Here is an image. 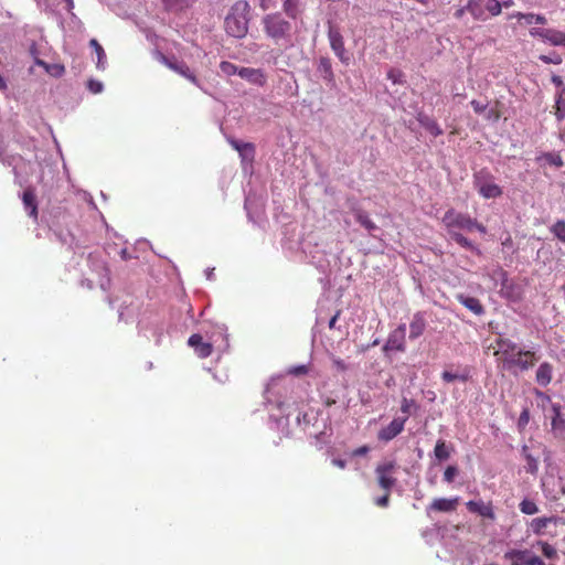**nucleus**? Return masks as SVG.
<instances>
[{
  "label": "nucleus",
  "mask_w": 565,
  "mask_h": 565,
  "mask_svg": "<svg viewBox=\"0 0 565 565\" xmlns=\"http://www.w3.org/2000/svg\"><path fill=\"white\" fill-rule=\"evenodd\" d=\"M494 356L498 367L508 372L527 371L539 361L534 350L520 349L515 342L503 337L495 339Z\"/></svg>",
  "instance_id": "1"
},
{
  "label": "nucleus",
  "mask_w": 565,
  "mask_h": 565,
  "mask_svg": "<svg viewBox=\"0 0 565 565\" xmlns=\"http://www.w3.org/2000/svg\"><path fill=\"white\" fill-rule=\"evenodd\" d=\"M249 4L247 1H236L227 13L224 25L227 35H246L248 32Z\"/></svg>",
  "instance_id": "2"
},
{
  "label": "nucleus",
  "mask_w": 565,
  "mask_h": 565,
  "mask_svg": "<svg viewBox=\"0 0 565 565\" xmlns=\"http://www.w3.org/2000/svg\"><path fill=\"white\" fill-rule=\"evenodd\" d=\"M443 223L446 226L448 233L456 232L455 230L457 228L472 231L475 218H471L468 214L450 209L445 213Z\"/></svg>",
  "instance_id": "3"
},
{
  "label": "nucleus",
  "mask_w": 565,
  "mask_h": 565,
  "mask_svg": "<svg viewBox=\"0 0 565 565\" xmlns=\"http://www.w3.org/2000/svg\"><path fill=\"white\" fill-rule=\"evenodd\" d=\"M397 465L394 460L384 461L379 463L375 468L377 483L384 491L391 492L396 483L394 473L396 472Z\"/></svg>",
  "instance_id": "4"
},
{
  "label": "nucleus",
  "mask_w": 565,
  "mask_h": 565,
  "mask_svg": "<svg viewBox=\"0 0 565 565\" xmlns=\"http://www.w3.org/2000/svg\"><path fill=\"white\" fill-rule=\"evenodd\" d=\"M475 185L479 194L484 199H495L502 195V189L492 182V175L481 171L475 175Z\"/></svg>",
  "instance_id": "5"
},
{
  "label": "nucleus",
  "mask_w": 565,
  "mask_h": 565,
  "mask_svg": "<svg viewBox=\"0 0 565 565\" xmlns=\"http://www.w3.org/2000/svg\"><path fill=\"white\" fill-rule=\"evenodd\" d=\"M503 557L510 562V565H546L541 557L530 550L512 548L505 552Z\"/></svg>",
  "instance_id": "6"
},
{
  "label": "nucleus",
  "mask_w": 565,
  "mask_h": 565,
  "mask_svg": "<svg viewBox=\"0 0 565 565\" xmlns=\"http://www.w3.org/2000/svg\"><path fill=\"white\" fill-rule=\"evenodd\" d=\"M406 350V326L404 323L397 326L390 332L388 338L383 347V351L405 352Z\"/></svg>",
  "instance_id": "7"
},
{
  "label": "nucleus",
  "mask_w": 565,
  "mask_h": 565,
  "mask_svg": "<svg viewBox=\"0 0 565 565\" xmlns=\"http://www.w3.org/2000/svg\"><path fill=\"white\" fill-rule=\"evenodd\" d=\"M265 25L268 35H286L291 32V23L280 14L268 15Z\"/></svg>",
  "instance_id": "8"
},
{
  "label": "nucleus",
  "mask_w": 565,
  "mask_h": 565,
  "mask_svg": "<svg viewBox=\"0 0 565 565\" xmlns=\"http://www.w3.org/2000/svg\"><path fill=\"white\" fill-rule=\"evenodd\" d=\"M407 417H396L394 418L387 426L383 427L379 434L377 438L381 441L388 443L398 436L403 430Z\"/></svg>",
  "instance_id": "9"
},
{
  "label": "nucleus",
  "mask_w": 565,
  "mask_h": 565,
  "mask_svg": "<svg viewBox=\"0 0 565 565\" xmlns=\"http://www.w3.org/2000/svg\"><path fill=\"white\" fill-rule=\"evenodd\" d=\"M466 508L470 513L478 514L490 521L495 520V513L491 501L484 502L482 500H470L466 503Z\"/></svg>",
  "instance_id": "10"
},
{
  "label": "nucleus",
  "mask_w": 565,
  "mask_h": 565,
  "mask_svg": "<svg viewBox=\"0 0 565 565\" xmlns=\"http://www.w3.org/2000/svg\"><path fill=\"white\" fill-rule=\"evenodd\" d=\"M188 343L192 347L196 355L201 359L210 356L213 352V347L210 342H203V338L200 334H192Z\"/></svg>",
  "instance_id": "11"
},
{
  "label": "nucleus",
  "mask_w": 565,
  "mask_h": 565,
  "mask_svg": "<svg viewBox=\"0 0 565 565\" xmlns=\"http://www.w3.org/2000/svg\"><path fill=\"white\" fill-rule=\"evenodd\" d=\"M484 0H469L467 6L456 11L455 15L461 18L465 12H469L475 19H483Z\"/></svg>",
  "instance_id": "12"
},
{
  "label": "nucleus",
  "mask_w": 565,
  "mask_h": 565,
  "mask_svg": "<svg viewBox=\"0 0 565 565\" xmlns=\"http://www.w3.org/2000/svg\"><path fill=\"white\" fill-rule=\"evenodd\" d=\"M417 121L424 127L431 136L438 137L443 135V129L439 124L433 117L426 115L423 111L417 113L416 115Z\"/></svg>",
  "instance_id": "13"
},
{
  "label": "nucleus",
  "mask_w": 565,
  "mask_h": 565,
  "mask_svg": "<svg viewBox=\"0 0 565 565\" xmlns=\"http://www.w3.org/2000/svg\"><path fill=\"white\" fill-rule=\"evenodd\" d=\"M22 202L30 217L38 220V201L35 192L32 188L23 191Z\"/></svg>",
  "instance_id": "14"
},
{
  "label": "nucleus",
  "mask_w": 565,
  "mask_h": 565,
  "mask_svg": "<svg viewBox=\"0 0 565 565\" xmlns=\"http://www.w3.org/2000/svg\"><path fill=\"white\" fill-rule=\"evenodd\" d=\"M426 329V319L423 312H416L409 323V339L415 340L419 338Z\"/></svg>",
  "instance_id": "15"
},
{
  "label": "nucleus",
  "mask_w": 565,
  "mask_h": 565,
  "mask_svg": "<svg viewBox=\"0 0 565 565\" xmlns=\"http://www.w3.org/2000/svg\"><path fill=\"white\" fill-rule=\"evenodd\" d=\"M158 55L159 60L169 68L173 70L174 72L179 73L180 75L184 76L191 82L196 83V77L191 73L190 68L184 63L178 64L177 62H172L162 53H159Z\"/></svg>",
  "instance_id": "16"
},
{
  "label": "nucleus",
  "mask_w": 565,
  "mask_h": 565,
  "mask_svg": "<svg viewBox=\"0 0 565 565\" xmlns=\"http://www.w3.org/2000/svg\"><path fill=\"white\" fill-rule=\"evenodd\" d=\"M458 498L446 499L438 498L433 500V502L427 508L428 511H437V512H452L457 509Z\"/></svg>",
  "instance_id": "17"
},
{
  "label": "nucleus",
  "mask_w": 565,
  "mask_h": 565,
  "mask_svg": "<svg viewBox=\"0 0 565 565\" xmlns=\"http://www.w3.org/2000/svg\"><path fill=\"white\" fill-rule=\"evenodd\" d=\"M457 300L477 316H480L484 312V308L478 298L458 295Z\"/></svg>",
  "instance_id": "18"
},
{
  "label": "nucleus",
  "mask_w": 565,
  "mask_h": 565,
  "mask_svg": "<svg viewBox=\"0 0 565 565\" xmlns=\"http://www.w3.org/2000/svg\"><path fill=\"white\" fill-rule=\"evenodd\" d=\"M330 40L331 47L337 56L342 63L349 64L352 58V54L344 50L343 38H330Z\"/></svg>",
  "instance_id": "19"
},
{
  "label": "nucleus",
  "mask_w": 565,
  "mask_h": 565,
  "mask_svg": "<svg viewBox=\"0 0 565 565\" xmlns=\"http://www.w3.org/2000/svg\"><path fill=\"white\" fill-rule=\"evenodd\" d=\"M552 373H553V367L548 362H544V363L540 364V366L536 370V375H535L536 382L541 386H547L552 381Z\"/></svg>",
  "instance_id": "20"
},
{
  "label": "nucleus",
  "mask_w": 565,
  "mask_h": 565,
  "mask_svg": "<svg viewBox=\"0 0 565 565\" xmlns=\"http://www.w3.org/2000/svg\"><path fill=\"white\" fill-rule=\"evenodd\" d=\"M238 75L249 81L250 83L263 85L265 83V77L259 70L250 68V67H242L238 71Z\"/></svg>",
  "instance_id": "21"
},
{
  "label": "nucleus",
  "mask_w": 565,
  "mask_h": 565,
  "mask_svg": "<svg viewBox=\"0 0 565 565\" xmlns=\"http://www.w3.org/2000/svg\"><path fill=\"white\" fill-rule=\"evenodd\" d=\"M556 519L554 516H544V518H535L531 521L530 527L536 535H543L545 533V529L551 523H555Z\"/></svg>",
  "instance_id": "22"
},
{
  "label": "nucleus",
  "mask_w": 565,
  "mask_h": 565,
  "mask_svg": "<svg viewBox=\"0 0 565 565\" xmlns=\"http://www.w3.org/2000/svg\"><path fill=\"white\" fill-rule=\"evenodd\" d=\"M318 72L322 78L328 83L334 84V74L332 71L331 62L328 57H321L318 65Z\"/></svg>",
  "instance_id": "23"
},
{
  "label": "nucleus",
  "mask_w": 565,
  "mask_h": 565,
  "mask_svg": "<svg viewBox=\"0 0 565 565\" xmlns=\"http://www.w3.org/2000/svg\"><path fill=\"white\" fill-rule=\"evenodd\" d=\"M555 111L554 115L558 121H562L565 118V87L557 90L555 95Z\"/></svg>",
  "instance_id": "24"
},
{
  "label": "nucleus",
  "mask_w": 565,
  "mask_h": 565,
  "mask_svg": "<svg viewBox=\"0 0 565 565\" xmlns=\"http://www.w3.org/2000/svg\"><path fill=\"white\" fill-rule=\"evenodd\" d=\"M552 429L559 436H565V419L562 417L559 406H553Z\"/></svg>",
  "instance_id": "25"
},
{
  "label": "nucleus",
  "mask_w": 565,
  "mask_h": 565,
  "mask_svg": "<svg viewBox=\"0 0 565 565\" xmlns=\"http://www.w3.org/2000/svg\"><path fill=\"white\" fill-rule=\"evenodd\" d=\"M89 45L95 50L97 55L96 67L100 71H104L106 68V54L103 46L94 38L90 40Z\"/></svg>",
  "instance_id": "26"
},
{
  "label": "nucleus",
  "mask_w": 565,
  "mask_h": 565,
  "mask_svg": "<svg viewBox=\"0 0 565 565\" xmlns=\"http://www.w3.org/2000/svg\"><path fill=\"white\" fill-rule=\"evenodd\" d=\"M166 10L179 12L192 6L189 0H161Z\"/></svg>",
  "instance_id": "27"
},
{
  "label": "nucleus",
  "mask_w": 565,
  "mask_h": 565,
  "mask_svg": "<svg viewBox=\"0 0 565 565\" xmlns=\"http://www.w3.org/2000/svg\"><path fill=\"white\" fill-rule=\"evenodd\" d=\"M434 455L439 460H447L450 457V448L445 440L439 439L434 448Z\"/></svg>",
  "instance_id": "28"
},
{
  "label": "nucleus",
  "mask_w": 565,
  "mask_h": 565,
  "mask_svg": "<svg viewBox=\"0 0 565 565\" xmlns=\"http://www.w3.org/2000/svg\"><path fill=\"white\" fill-rule=\"evenodd\" d=\"M35 63L43 66L45 71L54 77H61L65 72V67L62 64H47L39 58H36Z\"/></svg>",
  "instance_id": "29"
},
{
  "label": "nucleus",
  "mask_w": 565,
  "mask_h": 565,
  "mask_svg": "<svg viewBox=\"0 0 565 565\" xmlns=\"http://www.w3.org/2000/svg\"><path fill=\"white\" fill-rule=\"evenodd\" d=\"M353 212L355 214L356 221L367 231H373L376 228L375 223L369 217V215L364 211L355 209L353 210Z\"/></svg>",
  "instance_id": "30"
},
{
  "label": "nucleus",
  "mask_w": 565,
  "mask_h": 565,
  "mask_svg": "<svg viewBox=\"0 0 565 565\" xmlns=\"http://www.w3.org/2000/svg\"><path fill=\"white\" fill-rule=\"evenodd\" d=\"M231 146L235 150H237L239 152V154L244 158L247 156L253 157V154H254V146L252 143L241 142L238 140H231Z\"/></svg>",
  "instance_id": "31"
},
{
  "label": "nucleus",
  "mask_w": 565,
  "mask_h": 565,
  "mask_svg": "<svg viewBox=\"0 0 565 565\" xmlns=\"http://www.w3.org/2000/svg\"><path fill=\"white\" fill-rule=\"evenodd\" d=\"M450 235V238L454 239L458 245H460L463 248L476 250V246L472 244L471 241H469L467 237H465L462 234L458 232H450L448 233Z\"/></svg>",
  "instance_id": "32"
},
{
  "label": "nucleus",
  "mask_w": 565,
  "mask_h": 565,
  "mask_svg": "<svg viewBox=\"0 0 565 565\" xmlns=\"http://www.w3.org/2000/svg\"><path fill=\"white\" fill-rule=\"evenodd\" d=\"M469 377H470V375H469L468 371H465L463 373H460V374L452 373L450 371H444L441 373V379L447 383H451L456 380L461 381V382H467L469 380Z\"/></svg>",
  "instance_id": "33"
},
{
  "label": "nucleus",
  "mask_w": 565,
  "mask_h": 565,
  "mask_svg": "<svg viewBox=\"0 0 565 565\" xmlns=\"http://www.w3.org/2000/svg\"><path fill=\"white\" fill-rule=\"evenodd\" d=\"M520 511L527 515H533L539 512V507L532 500L524 499L519 504Z\"/></svg>",
  "instance_id": "34"
},
{
  "label": "nucleus",
  "mask_w": 565,
  "mask_h": 565,
  "mask_svg": "<svg viewBox=\"0 0 565 565\" xmlns=\"http://www.w3.org/2000/svg\"><path fill=\"white\" fill-rule=\"evenodd\" d=\"M284 10L292 19L299 13V0H284Z\"/></svg>",
  "instance_id": "35"
},
{
  "label": "nucleus",
  "mask_w": 565,
  "mask_h": 565,
  "mask_svg": "<svg viewBox=\"0 0 565 565\" xmlns=\"http://www.w3.org/2000/svg\"><path fill=\"white\" fill-rule=\"evenodd\" d=\"M542 158L551 166L556 168H561L564 164V161L559 153L557 152H545Z\"/></svg>",
  "instance_id": "36"
},
{
  "label": "nucleus",
  "mask_w": 565,
  "mask_h": 565,
  "mask_svg": "<svg viewBox=\"0 0 565 565\" xmlns=\"http://www.w3.org/2000/svg\"><path fill=\"white\" fill-rule=\"evenodd\" d=\"M537 545L541 546V551H542V554L546 557V558H550V559H554L557 557V551L556 548L551 545L550 543L547 542H544V541H539L537 542Z\"/></svg>",
  "instance_id": "37"
},
{
  "label": "nucleus",
  "mask_w": 565,
  "mask_h": 565,
  "mask_svg": "<svg viewBox=\"0 0 565 565\" xmlns=\"http://www.w3.org/2000/svg\"><path fill=\"white\" fill-rule=\"evenodd\" d=\"M551 231L561 242L565 243V221H557Z\"/></svg>",
  "instance_id": "38"
},
{
  "label": "nucleus",
  "mask_w": 565,
  "mask_h": 565,
  "mask_svg": "<svg viewBox=\"0 0 565 565\" xmlns=\"http://www.w3.org/2000/svg\"><path fill=\"white\" fill-rule=\"evenodd\" d=\"M522 452L527 461V471L535 472L537 470L536 459L529 452L527 446L522 447Z\"/></svg>",
  "instance_id": "39"
},
{
  "label": "nucleus",
  "mask_w": 565,
  "mask_h": 565,
  "mask_svg": "<svg viewBox=\"0 0 565 565\" xmlns=\"http://www.w3.org/2000/svg\"><path fill=\"white\" fill-rule=\"evenodd\" d=\"M484 8L492 15H497L501 12V3L498 0H488L487 2H484Z\"/></svg>",
  "instance_id": "40"
},
{
  "label": "nucleus",
  "mask_w": 565,
  "mask_h": 565,
  "mask_svg": "<svg viewBox=\"0 0 565 565\" xmlns=\"http://www.w3.org/2000/svg\"><path fill=\"white\" fill-rule=\"evenodd\" d=\"M220 68L226 75H233L236 73L238 74V71H239V70H237V66L231 62H222L220 64Z\"/></svg>",
  "instance_id": "41"
},
{
  "label": "nucleus",
  "mask_w": 565,
  "mask_h": 565,
  "mask_svg": "<svg viewBox=\"0 0 565 565\" xmlns=\"http://www.w3.org/2000/svg\"><path fill=\"white\" fill-rule=\"evenodd\" d=\"M87 88L93 94H99L103 92V83L96 79H89L87 82Z\"/></svg>",
  "instance_id": "42"
},
{
  "label": "nucleus",
  "mask_w": 565,
  "mask_h": 565,
  "mask_svg": "<svg viewBox=\"0 0 565 565\" xmlns=\"http://www.w3.org/2000/svg\"><path fill=\"white\" fill-rule=\"evenodd\" d=\"M458 475V469L455 466H448L444 471V480L446 482H452L455 477Z\"/></svg>",
  "instance_id": "43"
},
{
  "label": "nucleus",
  "mask_w": 565,
  "mask_h": 565,
  "mask_svg": "<svg viewBox=\"0 0 565 565\" xmlns=\"http://www.w3.org/2000/svg\"><path fill=\"white\" fill-rule=\"evenodd\" d=\"M541 61H543L544 63H552V64H561L562 63V57L561 55L558 54H552V55H540L539 57Z\"/></svg>",
  "instance_id": "44"
},
{
  "label": "nucleus",
  "mask_w": 565,
  "mask_h": 565,
  "mask_svg": "<svg viewBox=\"0 0 565 565\" xmlns=\"http://www.w3.org/2000/svg\"><path fill=\"white\" fill-rule=\"evenodd\" d=\"M519 23L521 25L534 24V13L519 14Z\"/></svg>",
  "instance_id": "45"
},
{
  "label": "nucleus",
  "mask_w": 565,
  "mask_h": 565,
  "mask_svg": "<svg viewBox=\"0 0 565 565\" xmlns=\"http://www.w3.org/2000/svg\"><path fill=\"white\" fill-rule=\"evenodd\" d=\"M530 35L535 36V35H551V34H550V31H547V30L533 28L530 30ZM552 35H565V33L554 32Z\"/></svg>",
  "instance_id": "46"
},
{
  "label": "nucleus",
  "mask_w": 565,
  "mask_h": 565,
  "mask_svg": "<svg viewBox=\"0 0 565 565\" xmlns=\"http://www.w3.org/2000/svg\"><path fill=\"white\" fill-rule=\"evenodd\" d=\"M470 104H471V106H472V108H473V110H475V113H476V114H482V113H484V111H486V109H487V107H488V105H487V104H482V103H480V102H479V100H477V99H472Z\"/></svg>",
  "instance_id": "47"
},
{
  "label": "nucleus",
  "mask_w": 565,
  "mask_h": 565,
  "mask_svg": "<svg viewBox=\"0 0 565 565\" xmlns=\"http://www.w3.org/2000/svg\"><path fill=\"white\" fill-rule=\"evenodd\" d=\"M502 291H503V294H504L507 297H509V298H511V299H518V298H520V294L514 292V289H513V287H512V286H507V285L504 284V285H503V287H502Z\"/></svg>",
  "instance_id": "48"
},
{
  "label": "nucleus",
  "mask_w": 565,
  "mask_h": 565,
  "mask_svg": "<svg viewBox=\"0 0 565 565\" xmlns=\"http://www.w3.org/2000/svg\"><path fill=\"white\" fill-rule=\"evenodd\" d=\"M390 493L391 492L385 491L384 495H382L375 500V504L381 508L387 507L388 502H390Z\"/></svg>",
  "instance_id": "49"
},
{
  "label": "nucleus",
  "mask_w": 565,
  "mask_h": 565,
  "mask_svg": "<svg viewBox=\"0 0 565 565\" xmlns=\"http://www.w3.org/2000/svg\"><path fill=\"white\" fill-rule=\"evenodd\" d=\"M332 362L338 371L344 372L348 370V365L345 364V362L343 360H341L339 358H333Z\"/></svg>",
  "instance_id": "50"
},
{
  "label": "nucleus",
  "mask_w": 565,
  "mask_h": 565,
  "mask_svg": "<svg viewBox=\"0 0 565 565\" xmlns=\"http://www.w3.org/2000/svg\"><path fill=\"white\" fill-rule=\"evenodd\" d=\"M289 373L294 375H303L308 373V367L306 365L295 366L289 371Z\"/></svg>",
  "instance_id": "51"
},
{
  "label": "nucleus",
  "mask_w": 565,
  "mask_h": 565,
  "mask_svg": "<svg viewBox=\"0 0 565 565\" xmlns=\"http://www.w3.org/2000/svg\"><path fill=\"white\" fill-rule=\"evenodd\" d=\"M529 419H530L529 411L524 409L519 417V426L522 427V426L526 425L529 423Z\"/></svg>",
  "instance_id": "52"
},
{
  "label": "nucleus",
  "mask_w": 565,
  "mask_h": 565,
  "mask_svg": "<svg viewBox=\"0 0 565 565\" xmlns=\"http://www.w3.org/2000/svg\"><path fill=\"white\" fill-rule=\"evenodd\" d=\"M551 81L558 88V90L562 89V87H565L563 78L559 75H553Z\"/></svg>",
  "instance_id": "53"
},
{
  "label": "nucleus",
  "mask_w": 565,
  "mask_h": 565,
  "mask_svg": "<svg viewBox=\"0 0 565 565\" xmlns=\"http://www.w3.org/2000/svg\"><path fill=\"white\" fill-rule=\"evenodd\" d=\"M500 116H501V115H500V111H499L498 109H493V108H492V109H490V110L488 111V114H487V118H488V119H491V120H494V121L499 120V119H500Z\"/></svg>",
  "instance_id": "54"
},
{
  "label": "nucleus",
  "mask_w": 565,
  "mask_h": 565,
  "mask_svg": "<svg viewBox=\"0 0 565 565\" xmlns=\"http://www.w3.org/2000/svg\"><path fill=\"white\" fill-rule=\"evenodd\" d=\"M369 447L367 446H361L356 449H354L353 451V456H364L369 452Z\"/></svg>",
  "instance_id": "55"
},
{
  "label": "nucleus",
  "mask_w": 565,
  "mask_h": 565,
  "mask_svg": "<svg viewBox=\"0 0 565 565\" xmlns=\"http://www.w3.org/2000/svg\"><path fill=\"white\" fill-rule=\"evenodd\" d=\"M553 45H565V38H546Z\"/></svg>",
  "instance_id": "56"
},
{
  "label": "nucleus",
  "mask_w": 565,
  "mask_h": 565,
  "mask_svg": "<svg viewBox=\"0 0 565 565\" xmlns=\"http://www.w3.org/2000/svg\"><path fill=\"white\" fill-rule=\"evenodd\" d=\"M340 313H341V311L338 310L335 312V315L330 319L329 324H328L329 329H334L335 328V323H337V321H338V319L340 317Z\"/></svg>",
  "instance_id": "57"
},
{
  "label": "nucleus",
  "mask_w": 565,
  "mask_h": 565,
  "mask_svg": "<svg viewBox=\"0 0 565 565\" xmlns=\"http://www.w3.org/2000/svg\"><path fill=\"white\" fill-rule=\"evenodd\" d=\"M473 230H477L478 232H480L481 234H486L487 233V228L484 225H482L481 223H478L477 220H475V225H473Z\"/></svg>",
  "instance_id": "58"
},
{
  "label": "nucleus",
  "mask_w": 565,
  "mask_h": 565,
  "mask_svg": "<svg viewBox=\"0 0 565 565\" xmlns=\"http://www.w3.org/2000/svg\"><path fill=\"white\" fill-rule=\"evenodd\" d=\"M546 18L544 15L534 14V24H545Z\"/></svg>",
  "instance_id": "59"
},
{
  "label": "nucleus",
  "mask_w": 565,
  "mask_h": 565,
  "mask_svg": "<svg viewBox=\"0 0 565 565\" xmlns=\"http://www.w3.org/2000/svg\"><path fill=\"white\" fill-rule=\"evenodd\" d=\"M332 463L340 469H344L347 466V462L342 459H333Z\"/></svg>",
  "instance_id": "60"
},
{
  "label": "nucleus",
  "mask_w": 565,
  "mask_h": 565,
  "mask_svg": "<svg viewBox=\"0 0 565 565\" xmlns=\"http://www.w3.org/2000/svg\"><path fill=\"white\" fill-rule=\"evenodd\" d=\"M401 411L405 414H407L409 412V403H408L407 398L403 399L402 405H401Z\"/></svg>",
  "instance_id": "61"
},
{
  "label": "nucleus",
  "mask_w": 565,
  "mask_h": 565,
  "mask_svg": "<svg viewBox=\"0 0 565 565\" xmlns=\"http://www.w3.org/2000/svg\"><path fill=\"white\" fill-rule=\"evenodd\" d=\"M66 4V9L71 10L74 7L73 0H62Z\"/></svg>",
  "instance_id": "62"
},
{
  "label": "nucleus",
  "mask_w": 565,
  "mask_h": 565,
  "mask_svg": "<svg viewBox=\"0 0 565 565\" xmlns=\"http://www.w3.org/2000/svg\"><path fill=\"white\" fill-rule=\"evenodd\" d=\"M388 77L393 78V82H396L395 75H393L392 72L388 74Z\"/></svg>",
  "instance_id": "63"
},
{
  "label": "nucleus",
  "mask_w": 565,
  "mask_h": 565,
  "mask_svg": "<svg viewBox=\"0 0 565 565\" xmlns=\"http://www.w3.org/2000/svg\"><path fill=\"white\" fill-rule=\"evenodd\" d=\"M388 77L393 78V82H396L395 75H393L392 72L388 74Z\"/></svg>",
  "instance_id": "64"
}]
</instances>
